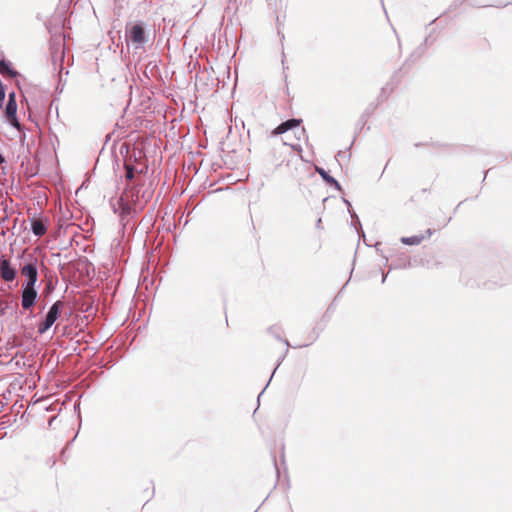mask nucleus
I'll return each mask as SVG.
<instances>
[{
	"label": "nucleus",
	"instance_id": "nucleus-1",
	"mask_svg": "<svg viewBox=\"0 0 512 512\" xmlns=\"http://www.w3.org/2000/svg\"><path fill=\"white\" fill-rule=\"evenodd\" d=\"M62 301H56L49 309L45 320L38 325V333L43 334L56 322L63 307Z\"/></svg>",
	"mask_w": 512,
	"mask_h": 512
},
{
	"label": "nucleus",
	"instance_id": "nucleus-2",
	"mask_svg": "<svg viewBox=\"0 0 512 512\" xmlns=\"http://www.w3.org/2000/svg\"><path fill=\"white\" fill-rule=\"evenodd\" d=\"M36 298H37V291H36L35 287H26L25 286L22 291V300H21L22 307L24 309L31 308L34 305Z\"/></svg>",
	"mask_w": 512,
	"mask_h": 512
},
{
	"label": "nucleus",
	"instance_id": "nucleus-3",
	"mask_svg": "<svg viewBox=\"0 0 512 512\" xmlns=\"http://www.w3.org/2000/svg\"><path fill=\"white\" fill-rule=\"evenodd\" d=\"M22 275L27 278L26 287H35V283L37 281V268L34 264L29 263L25 265L21 270Z\"/></svg>",
	"mask_w": 512,
	"mask_h": 512
},
{
	"label": "nucleus",
	"instance_id": "nucleus-4",
	"mask_svg": "<svg viewBox=\"0 0 512 512\" xmlns=\"http://www.w3.org/2000/svg\"><path fill=\"white\" fill-rule=\"evenodd\" d=\"M0 275L1 278L6 282H11L15 279L16 271L11 266V263L7 259H3L0 262Z\"/></svg>",
	"mask_w": 512,
	"mask_h": 512
},
{
	"label": "nucleus",
	"instance_id": "nucleus-5",
	"mask_svg": "<svg viewBox=\"0 0 512 512\" xmlns=\"http://www.w3.org/2000/svg\"><path fill=\"white\" fill-rule=\"evenodd\" d=\"M129 39L136 44L143 43L145 41V31L140 24H134L130 27L127 32Z\"/></svg>",
	"mask_w": 512,
	"mask_h": 512
},
{
	"label": "nucleus",
	"instance_id": "nucleus-6",
	"mask_svg": "<svg viewBox=\"0 0 512 512\" xmlns=\"http://www.w3.org/2000/svg\"><path fill=\"white\" fill-rule=\"evenodd\" d=\"M301 123H302L301 119H289V120L281 123L280 125H278L272 131V135H280V134L287 132L288 130L298 128L301 125Z\"/></svg>",
	"mask_w": 512,
	"mask_h": 512
},
{
	"label": "nucleus",
	"instance_id": "nucleus-7",
	"mask_svg": "<svg viewBox=\"0 0 512 512\" xmlns=\"http://www.w3.org/2000/svg\"><path fill=\"white\" fill-rule=\"evenodd\" d=\"M47 222L46 219L41 217H33L31 219L32 232L38 237L43 236L47 232Z\"/></svg>",
	"mask_w": 512,
	"mask_h": 512
},
{
	"label": "nucleus",
	"instance_id": "nucleus-8",
	"mask_svg": "<svg viewBox=\"0 0 512 512\" xmlns=\"http://www.w3.org/2000/svg\"><path fill=\"white\" fill-rule=\"evenodd\" d=\"M16 112H17L16 101H8V103L6 105V110H5L6 118L14 127L19 129L20 124L17 120Z\"/></svg>",
	"mask_w": 512,
	"mask_h": 512
},
{
	"label": "nucleus",
	"instance_id": "nucleus-9",
	"mask_svg": "<svg viewBox=\"0 0 512 512\" xmlns=\"http://www.w3.org/2000/svg\"><path fill=\"white\" fill-rule=\"evenodd\" d=\"M433 233L434 231L432 229H427L425 234L414 235L411 237H402L401 242L405 245H419L423 240L430 238Z\"/></svg>",
	"mask_w": 512,
	"mask_h": 512
},
{
	"label": "nucleus",
	"instance_id": "nucleus-10",
	"mask_svg": "<svg viewBox=\"0 0 512 512\" xmlns=\"http://www.w3.org/2000/svg\"><path fill=\"white\" fill-rule=\"evenodd\" d=\"M0 73L3 76L14 78L17 76V72L13 70L9 63H7L5 60L0 58Z\"/></svg>",
	"mask_w": 512,
	"mask_h": 512
},
{
	"label": "nucleus",
	"instance_id": "nucleus-11",
	"mask_svg": "<svg viewBox=\"0 0 512 512\" xmlns=\"http://www.w3.org/2000/svg\"><path fill=\"white\" fill-rule=\"evenodd\" d=\"M120 201L123 203V210L124 211H129L130 210V207H129V203H128V193L127 192H124L123 195L121 196L120 198Z\"/></svg>",
	"mask_w": 512,
	"mask_h": 512
},
{
	"label": "nucleus",
	"instance_id": "nucleus-12",
	"mask_svg": "<svg viewBox=\"0 0 512 512\" xmlns=\"http://www.w3.org/2000/svg\"><path fill=\"white\" fill-rule=\"evenodd\" d=\"M126 168V179L131 180L134 177V168L129 164H125Z\"/></svg>",
	"mask_w": 512,
	"mask_h": 512
},
{
	"label": "nucleus",
	"instance_id": "nucleus-13",
	"mask_svg": "<svg viewBox=\"0 0 512 512\" xmlns=\"http://www.w3.org/2000/svg\"><path fill=\"white\" fill-rule=\"evenodd\" d=\"M319 173L322 175V177L328 182V183H334L337 184V182L330 176L327 175V173L322 169L319 170Z\"/></svg>",
	"mask_w": 512,
	"mask_h": 512
},
{
	"label": "nucleus",
	"instance_id": "nucleus-14",
	"mask_svg": "<svg viewBox=\"0 0 512 512\" xmlns=\"http://www.w3.org/2000/svg\"><path fill=\"white\" fill-rule=\"evenodd\" d=\"M8 101H16L14 93L9 94V100Z\"/></svg>",
	"mask_w": 512,
	"mask_h": 512
},
{
	"label": "nucleus",
	"instance_id": "nucleus-15",
	"mask_svg": "<svg viewBox=\"0 0 512 512\" xmlns=\"http://www.w3.org/2000/svg\"><path fill=\"white\" fill-rule=\"evenodd\" d=\"M5 161L4 157L0 154V164H2Z\"/></svg>",
	"mask_w": 512,
	"mask_h": 512
},
{
	"label": "nucleus",
	"instance_id": "nucleus-16",
	"mask_svg": "<svg viewBox=\"0 0 512 512\" xmlns=\"http://www.w3.org/2000/svg\"><path fill=\"white\" fill-rule=\"evenodd\" d=\"M300 132H301V134H304V132H305L304 128H301Z\"/></svg>",
	"mask_w": 512,
	"mask_h": 512
}]
</instances>
